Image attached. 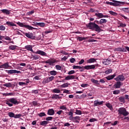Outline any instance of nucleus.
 I'll use <instances>...</instances> for the list:
<instances>
[{
    "label": "nucleus",
    "mask_w": 129,
    "mask_h": 129,
    "mask_svg": "<svg viewBox=\"0 0 129 129\" xmlns=\"http://www.w3.org/2000/svg\"><path fill=\"white\" fill-rule=\"evenodd\" d=\"M98 25H100V21L96 20L94 22H90L89 24H87L86 27L89 28L90 30H92V31H94L95 30V32L100 33L101 32V28H100V27H99Z\"/></svg>",
    "instance_id": "obj_1"
},
{
    "label": "nucleus",
    "mask_w": 129,
    "mask_h": 129,
    "mask_svg": "<svg viewBox=\"0 0 129 129\" xmlns=\"http://www.w3.org/2000/svg\"><path fill=\"white\" fill-rule=\"evenodd\" d=\"M19 102L18 101V100H17V98H11L8 99L6 101V104L8 105V106H10V107H12V106L14 105H17V104H19Z\"/></svg>",
    "instance_id": "obj_2"
},
{
    "label": "nucleus",
    "mask_w": 129,
    "mask_h": 129,
    "mask_svg": "<svg viewBox=\"0 0 129 129\" xmlns=\"http://www.w3.org/2000/svg\"><path fill=\"white\" fill-rule=\"evenodd\" d=\"M85 69L86 70H90L91 69H95V65L93 64L91 66H85V67H80L79 66H73V69Z\"/></svg>",
    "instance_id": "obj_3"
},
{
    "label": "nucleus",
    "mask_w": 129,
    "mask_h": 129,
    "mask_svg": "<svg viewBox=\"0 0 129 129\" xmlns=\"http://www.w3.org/2000/svg\"><path fill=\"white\" fill-rule=\"evenodd\" d=\"M118 113L119 115H123V116H127L128 115L129 113L126 111V109L124 107H121L118 109Z\"/></svg>",
    "instance_id": "obj_4"
},
{
    "label": "nucleus",
    "mask_w": 129,
    "mask_h": 129,
    "mask_svg": "<svg viewBox=\"0 0 129 129\" xmlns=\"http://www.w3.org/2000/svg\"><path fill=\"white\" fill-rule=\"evenodd\" d=\"M6 72L9 74V75H12V74H15L16 73L17 74H22V72L16 70H6Z\"/></svg>",
    "instance_id": "obj_5"
},
{
    "label": "nucleus",
    "mask_w": 129,
    "mask_h": 129,
    "mask_svg": "<svg viewBox=\"0 0 129 129\" xmlns=\"http://www.w3.org/2000/svg\"><path fill=\"white\" fill-rule=\"evenodd\" d=\"M24 35L26 36L29 39H32V40H35L36 39V37L35 36V34L32 32H28V33H23Z\"/></svg>",
    "instance_id": "obj_6"
},
{
    "label": "nucleus",
    "mask_w": 129,
    "mask_h": 129,
    "mask_svg": "<svg viewBox=\"0 0 129 129\" xmlns=\"http://www.w3.org/2000/svg\"><path fill=\"white\" fill-rule=\"evenodd\" d=\"M114 80H115V81L122 82L125 80V78L124 77V76H123V74H121L117 76L116 78H115Z\"/></svg>",
    "instance_id": "obj_7"
},
{
    "label": "nucleus",
    "mask_w": 129,
    "mask_h": 129,
    "mask_svg": "<svg viewBox=\"0 0 129 129\" xmlns=\"http://www.w3.org/2000/svg\"><path fill=\"white\" fill-rule=\"evenodd\" d=\"M46 64H49V65H53L54 63H56V59L50 58L44 61Z\"/></svg>",
    "instance_id": "obj_8"
},
{
    "label": "nucleus",
    "mask_w": 129,
    "mask_h": 129,
    "mask_svg": "<svg viewBox=\"0 0 129 129\" xmlns=\"http://www.w3.org/2000/svg\"><path fill=\"white\" fill-rule=\"evenodd\" d=\"M122 85V83L120 81H117L115 84L113 85V87L115 89L120 88V86Z\"/></svg>",
    "instance_id": "obj_9"
},
{
    "label": "nucleus",
    "mask_w": 129,
    "mask_h": 129,
    "mask_svg": "<svg viewBox=\"0 0 129 129\" xmlns=\"http://www.w3.org/2000/svg\"><path fill=\"white\" fill-rule=\"evenodd\" d=\"M103 101H98V100L94 101V106H99V105H102L103 104Z\"/></svg>",
    "instance_id": "obj_10"
},
{
    "label": "nucleus",
    "mask_w": 129,
    "mask_h": 129,
    "mask_svg": "<svg viewBox=\"0 0 129 129\" xmlns=\"http://www.w3.org/2000/svg\"><path fill=\"white\" fill-rule=\"evenodd\" d=\"M87 39H92V36L84 37H78L77 40H79L80 42L83 41V40H87Z\"/></svg>",
    "instance_id": "obj_11"
},
{
    "label": "nucleus",
    "mask_w": 129,
    "mask_h": 129,
    "mask_svg": "<svg viewBox=\"0 0 129 129\" xmlns=\"http://www.w3.org/2000/svg\"><path fill=\"white\" fill-rule=\"evenodd\" d=\"M116 76V73H115L113 75H109L105 77V79H107V80H112Z\"/></svg>",
    "instance_id": "obj_12"
},
{
    "label": "nucleus",
    "mask_w": 129,
    "mask_h": 129,
    "mask_svg": "<svg viewBox=\"0 0 129 129\" xmlns=\"http://www.w3.org/2000/svg\"><path fill=\"white\" fill-rule=\"evenodd\" d=\"M35 53L36 54H38L41 56H45V57H47V53L42 50H37Z\"/></svg>",
    "instance_id": "obj_13"
},
{
    "label": "nucleus",
    "mask_w": 129,
    "mask_h": 129,
    "mask_svg": "<svg viewBox=\"0 0 129 129\" xmlns=\"http://www.w3.org/2000/svg\"><path fill=\"white\" fill-rule=\"evenodd\" d=\"M74 79H75V76L69 75L65 78L64 80H74Z\"/></svg>",
    "instance_id": "obj_14"
},
{
    "label": "nucleus",
    "mask_w": 129,
    "mask_h": 129,
    "mask_svg": "<svg viewBox=\"0 0 129 129\" xmlns=\"http://www.w3.org/2000/svg\"><path fill=\"white\" fill-rule=\"evenodd\" d=\"M6 25H7L8 27H17V25L13 22L7 21L6 22Z\"/></svg>",
    "instance_id": "obj_15"
},
{
    "label": "nucleus",
    "mask_w": 129,
    "mask_h": 129,
    "mask_svg": "<svg viewBox=\"0 0 129 129\" xmlns=\"http://www.w3.org/2000/svg\"><path fill=\"white\" fill-rule=\"evenodd\" d=\"M111 60V59L108 58L103 59L102 61L103 64H104V65H109V64H110V60Z\"/></svg>",
    "instance_id": "obj_16"
},
{
    "label": "nucleus",
    "mask_w": 129,
    "mask_h": 129,
    "mask_svg": "<svg viewBox=\"0 0 129 129\" xmlns=\"http://www.w3.org/2000/svg\"><path fill=\"white\" fill-rule=\"evenodd\" d=\"M25 49H26L28 51H30V52H34V51L33 50V46H32V45H26L25 46Z\"/></svg>",
    "instance_id": "obj_17"
},
{
    "label": "nucleus",
    "mask_w": 129,
    "mask_h": 129,
    "mask_svg": "<svg viewBox=\"0 0 129 129\" xmlns=\"http://www.w3.org/2000/svg\"><path fill=\"white\" fill-rule=\"evenodd\" d=\"M47 114L48 115H54L55 114V111L53 109H49L48 110Z\"/></svg>",
    "instance_id": "obj_18"
},
{
    "label": "nucleus",
    "mask_w": 129,
    "mask_h": 129,
    "mask_svg": "<svg viewBox=\"0 0 129 129\" xmlns=\"http://www.w3.org/2000/svg\"><path fill=\"white\" fill-rule=\"evenodd\" d=\"M1 69L3 68L4 69H8L9 67H10V66L9 65V62H6L4 64H3L2 65H1Z\"/></svg>",
    "instance_id": "obj_19"
},
{
    "label": "nucleus",
    "mask_w": 129,
    "mask_h": 129,
    "mask_svg": "<svg viewBox=\"0 0 129 129\" xmlns=\"http://www.w3.org/2000/svg\"><path fill=\"white\" fill-rule=\"evenodd\" d=\"M115 51H118V52H125V49L124 47H118L115 48Z\"/></svg>",
    "instance_id": "obj_20"
},
{
    "label": "nucleus",
    "mask_w": 129,
    "mask_h": 129,
    "mask_svg": "<svg viewBox=\"0 0 129 129\" xmlns=\"http://www.w3.org/2000/svg\"><path fill=\"white\" fill-rule=\"evenodd\" d=\"M97 59L94 58H91L87 60V63H94V62H96V60Z\"/></svg>",
    "instance_id": "obj_21"
},
{
    "label": "nucleus",
    "mask_w": 129,
    "mask_h": 129,
    "mask_svg": "<svg viewBox=\"0 0 129 129\" xmlns=\"http://www.w3.org/2000/svg\"><path fill=\"white\" fill-rule=\"evenodd\" d=\"M52 99H61V97L59 96V95L54 94L51 97Z\"/></svg>",
    "instance_id": "obj_22"
},
{
    "label": "nucleus",
    "mask_w": 129,
    "mask_h": 129,
    "mask_svg": "<svg viewBox=\"0 0 129 129\" xmlns=\"http://www.w3.org/2000/svg\"><path fill=\"white\" fill-rule=\"evenodd\" d=\"M95 16L98 19H102L103 17V14L102 13H95Z\"/></svg>",
    "instance_id": "obj_23"
},
{
    "label": "nucleus",
    "mask_w": 129,
    "mask_h": 129,
    "mask_svg": "<svg viewBox=\"0 0 129 129\" xmlns=\"http://www.w3.org/2000/svg\"><path fill=\"white\" fill-rule=\"evenodd\" d=\"M26 29H28V30H31L33 31V30H37V28H34L30 25H26L25 26Z\"/></svg>",
    "instance_id": "obj_24"
},
{
    "label": "nucleus",
    "mask_w": 129,
    "mask_h": 129,
    "mask_svg": "<svg viewBox=\"0 0 129 129\" xmlns=\"http://www.w3.org/2000/svg\"><path fill=\"white\" fill-rule=\"evenodd\" d=\"M47 123H49V121H40V125H42L43 126H46V125H47Z\"/></svg>",
    "instance_id": "obj_25"
},
{
    "label": "nucleus",
    "mask_w": 129,
    "mask_h": 129,
    "mask_svg": "<svg viewBox=\"0 0 129 129\" xmlns=\"http://www.w3.org/2000/svg\"><path fill=\"white\" fill-rule=\"evenodd\" d=\"M112 2L114 3V7H118L119 6H120V5H119V1L112 0Z\"/></svg>",
    "instance_id": "obj_26"
},
{
    "label": "nucleus",
    "mask_w": 129,
    "mask_h": 129,
    "mask_svg": "<svg viewBox=\"0 0 129 129\" xmlns=\"http://www.w3.org/2000/svg\"><path fill=\"white\" fill-rule=\"evenodd\" d=\"M106 23H107L106 19H101L100 20V25H102L103 24H106Z\"/></svg>",
    "instance_id": "obj_27"
},
{
    "label": "nucleus",
    "mask_w": 129,
    "mask_h": 129,
    "mask_svg": "<svg viewBox=\"0 0 129 129\" xmlns=\"http://www.w3.org/2000/svg\"><path fill=\"white\" fill-rule=\"evenodd\" d=\"M17 45H11L9 47V50H12V51H15L17 49Z\"/></svg>",
    "instance_id": "obj_28"
},
{
    "label": "nucleus",
    "mask_w": 129,
    "mask_h": 129,
    "mask_svg": "<svg viewBox=\"0 0 129 129\" xmlns=\"http://www.w3.org/2000/svg\"><path fill=\"white\" fill-rule=\"evenodd\" d=\"M1 12H2V13L3 14H5L6 15H10V11L8 10L7 9L2 10Z\"/></svg>",
    "instance_id": "obj_29"
},
{
    "label": "nucleus",
    "mask_w": 129,
    "mask_h": 129,
    "mask_svg": "<svg viewBox=\"0 0 129 129\" xmlns=\"http://www.w3.org/2000/svg\"><path fill=\"white\" fill-rule=\"evenodd\" d=\"M91 81L92 83H94V84H97V85H99V83H98V80H95L94 79H92Z\"/></svg>",
    "instance_id": "obj_30"
},
{
    "label": "nucleus",
    "mask_w": 129,
    "mask_h": 129,
    "mask_svg": "<svg viewBox=\"0 0 129 129\" xmlns=\"http://www.w3.org/2000/svg\"><path fill=\"white\" fill-rule=\"evenodd\" d=\"M15 93L11 92V93H7L6 94H4L5 96H15Z\"/></svg>",
    "instance_id": "obj_31"
},
{
    "label": "nucleus",
    "mask_w": 129,
    "mask_h": 129,
    "mask_svg": "<svg viewBox=\"0 0 129 129\" xmlns=\"http://www.w3.org/2000/svg\"><path fill=\"white\" fill-rule=\"evenodd\" d=\"M17 25H19L20 27H22V28H26V25H25V23H21L18 22L17 23Z\"/></svg>",
    "instance_id": "obj_32"
},
{
    "label": "nucleus",
    "mask_w": 129,
    "mask_h": 129,
    "mask_svg": "<svg viewBox=\"0 0 129 129\" xmlns=\"http://www.w3.org/2000/svg\"><path fill=\"white\" fill-rule=\"evenodd\" d=\"M70 84H68V83H66L64 84H63L62 85H60V87L62 88H66V87H68Z\"/></svg>",
    "instance_id": "obj_33"
},
{
    "label": "nucleus",
    "mask_w": 129,
    "mask_h": 129,
    "mask_svg": "<svg viewBox=\"0 0 129 129\" xmlns=\"http://www.w3.org/2000/svg\"><path fill=\"white\" fill-rule=\"evenodd\" d=\"M32 58L34 60H38L40 59V55L34 54L32 55Z\"/></svg>",
    "instance_id": "obj_34"
},
{
    "label": "nucleus",
    "mask_w": 129,
    "mask_h": 129,
    "mask_svg": "<svg viewBox=\"0 0 129 129\" xmlns=\"http://www.w3.org/2000/svg\"><path fill=\"white\" fill-rule=\"evenodd\" d=\"M49 74L52 76H55V75H57V72L55 71H51L49 72Z\"/></svg>",
    "instance_id": "obj_35"
},
{
    "label": "nucleus",
    "mask_w": 129,
    "mask_h": 129,
    "mask_svg": "<svg viewBox=\"0 0 129 129\" xmlns=\"http://www.w3.org/2000/svg\"><path fill=\"white\" fill-rule=\"evenodd\" d=\"M121 11L124 12L125 13H129V8H124L121 9Z\"/></svg>",
    "instance_id": "obj_36"
},
{
    "label": "nucleus",
    "mask_w": 129,
    "mask_h": 129,
    "mask_svg": "<svg viewBox=\"0 0 129 129\" xmlns=\"http://www.w3.org/2000/svg\"><path fill=\"white\" fill-rule=\"evenodd\" d=\"M53 93H60L61 91L58 89H54L52 90Z\"/></svg>",
    "instance_id": "obj_37"
},
{
    "label": "nucleus",
    "mask_w": 129,
    "mask_h": 129,
    "mask_svg": "<svg viewBox=\"0 0 129 129\" xmlns=\"http://www.w3.org/2000/svg\"><path fill=\"white\" fill-rule=\"evenodd\" d=\"M106 106H107V107L109 108L110 110H112V109H113L112 108V105H111V104H110L109 103H106Z\"/></svg>",
    "instance_id": "obj_38"
},
{
    "label": "nucleus",
    "mask_w": 129,
    "mask_h": 129,
    "mask_svg": "<svg viewBox=\"0 0 129 129\" xmlns=\"http://www.w3.org/2000/svg\"><path fill=\"white\" fill-rule=\"evenodd\" d=\"M119 100L120 102H122V103H124V102H125V100H124V97H120L119 98Z\"/></svg>",
    "instance_id": "obj_39"
},
{
    "label": "nucleus",
    "mask_w": 129,
    "mask_h": 129,
    "mask_svg": "<svg viewBox=\"0 0 129 129\" xmlns=\"http://www.w3.org/2000/svg\"><path fill=\"white\" fill-rule=\"evenodd\" d=\"M8 115L10 117H15V113L12 112H9Z\"/></svg>",
    "instance_id": "obj_40"
},
{
    "label": "nucleus",
    "mask_w": 129,
    "mask_h": 129,
    "mask_svg": "<svg viewBox=\"0 0 129 129\" xmlns=\"http://www.w3.org/2000/svg\"><path fill=\"white\" fill-rule=\"evenodd\" d=\"M4 86H5L6 87H12V86H13V85H12V83H7L4 84Z\"/></svg>",
    "instance_id": "obj_41"
},
{
    "label": "nucleus",
    "mask_w": 129,
    "mask_h": 129,
    "mask_svg": "<svg viewBox=\"0 0 129 129\" xmlns=\"http://www.w3.org/2000/svg\"><path fill=\"white\" fill-rule=\"evenodd\" d=\"M110 73H112V69H108L107 71L105 72V74H110Z\"/></svg>",
    "instance_id": "obj_42"
},
{
    "label": "nucleus",
    "mask_w": 129,
    "mask_h": 129,
    "mask_svg": "<svg viewBox=\"0 0 129 129\" xmlns=\"http://www.w3.org/2000/svg\"><path fill=\"white\" fill-rule=\"evenodd\" d=\"M60 109H62V110H67V107L65 105H62L59 107Z\"/></svg>",
    "instance_id": "obj_43"
},
{
    "label": "nucleus",
    "mask_w": 129,
    "mask_h": 129,
    "mask_svg": "<svg viewBox=\"0 0 129 129\" xmlns=\"http://www.w3.org/2000/svg\"><path fill=\"white\" fill-rule=\"evenodd\" d=\"M49 82H50V81L49 80L48 78H46L43 80V83H44L45 84H46L47 83H49Z\"/></svg>",
    "instance_id": "obj_44"
},
{
    "label": "nucleus",
    "mask_w": 129,
    "mask_h": 129,
    "mask_svg": "<svg viewBox=\"0 0 129 129\" xmlns=\"http://www.w3.org/2000/svg\"><path fill=\"white\" fill-rule=\"evenodd\" d=\"M40 117H43V116H46V113L45 112H41L38 114Z\"/></svg>",
    "instance_id": "obj_45"
},
{
    "label": "nucleus",
    "mask_w": 129,
    "mask_h": 129,
    "mask_svg": "<svg viewBox=\"0 0 129 129\" xmlns=\"http://www.w3.org/2000/svg\"><path fill=\"white\" fill-rule=\"evenodd\" d=\"M75 113L76 114L81 115V114H82V112L80 110H76Z\"/></svg>",
    "instance_id": "obj_46"
},
{
    "label": "nucleus",
    "mask_w": 129,
    "mask_h": 129,
    "mask_svg": "<svg viewBox=\"0 0 129 129\" xmlns=\"http://www.w3.org/2000/svg\"><path fill=\"white\" fill-rule=\"evenodd\" d=\"M109 14H110V15H112V16H117V13L113 12V11H109Z\"/></svg>",
    "instance_id": "obj_47"
},
{
    "label": "nucleus",
    "mask_w": 129,
    "mask_h": 129,
    "mask_svg": "<svg viewBox=\"0 0 129 129\" xmlns=\"http://www.w3.org/2000/svg\"><path fill=\"white\" fill-rule=\"evenodd\" d=\"M38 26L39 27H41V28H44L46 26V25L45 24V23H39Z\"/></svg>",
    "instance_id": "obj_48"
},
{
    "label": "nucleus",
    "mask_w": 129,
    "mask_h": 129,
    "mask_svg": "<svg viewBox=\"0 0 129 129\" xmlns=\"http://www.w3.org/2000/svg\"><path fill=\"white\" fill-rule=\"evenodd\" d=\"M119 93H120V91L118 90H116L113 91V94H115V95L119 94Z\"/></svg>",
    "instance_id": "obj_49"
},
{
    "label": "nucleus",
    "mask_w": 129,
    "mask_h": 129,
    "mask_svg": "<svg viewBox=\"0 0 129 129\" xmlns=\"http://www.w3.org/2000/svg\"><path fill=\"white\" fill-rule=\"evenodd\" d=\"M6 30V27L4 25L0 26V31H5Z\"/></svg>",
    "instance_id": "obj_50"
},
{
    "label": "nucleus",
    "mask_w": 129,
    "mask_h": 129,
    "mask_svg": "<svg viewBox=\"0 0 129 129\" xmlns=\"http://www.w3.org/2000/svg\"><path fill=\"white\" fill-rule=\"evenodd\" d=\"M54 79H55V77L54 76L48 77V80H49V82H51V81H53Z\"/></svg>",
    "instance_id": "obj_51"
},
{
    "label": "nucleus",
    "mask_w": 129,
    "mask_h": 129,
    "mask_svg": "<svg viewBox=\"0 0 129 129\" xmlns=\"http://www.w3.org/2000/svg\"><path fill=\"white\" fill-rule=\"evenodd\" d=\"M74 73H75V71L74 70H72V71H69L68 73V74L69 75H71L72 74H74Z\"/></svg>",
    "instance_id": "obj_52"
},
{
    "label": "nucleus",
    "mask_w": 129,
    "mask_h": 129,
    "mask_svg": "<svg viewBox=\"0 0 129 129\" xmlns=\"http://www.w3.org/2000/svg\"><path fill=\"white\" fill-rule=\"evenodd\" d=\"M55 68L57 69V70H61V69H62V67L59 65H56Z\"/></svg>",
    "instance_id": "obj_53"
},
{
    "label": "nucleus",
    "mask_w": 129,
    "mask_h": 129,
    "mask_svg": "<svg viewBox=\"0 0 129 129\" xmlns=\"http://www.w3.org/2000/svg\"><path fill=\"white\" fill-rule=\"evenodd\" d=\"M22 116V114H16L14 115V118H20Z\"/></svg>",
    "instance_id": "obj_54"
},
{
    "label": "nucleus",
    "mask_w": 129,
    "mask_h": 129,
    "mask_svg": "<svg viewBox=\"0 0 129 129\" xmlns=\"http://www.w3.org/2000/svg\"><path fill=\"white\" fill-rule=\"evenodd\" d=\"M81 87H88V86H89V85H88V84H82L81 85Z\"/></svg>",
    "instance_id": "obj_55"
},
{
    "label": "nucleus",
    "mask_w": 129,
    "mask_h": 129,
    "mask_svg": "<svg viewBox=\"0 0 129 129\" xmlns=\"http://www.w3.org/2000/svg\"><path fill=\"white\" fill-rule=\"evenodd\" d=\"M45 119L47 120V121H49V120H52V119H53V117H47L45 118Z\"/></svg>",
    "instance_id": "obj_56"
},
{
    "label": "nucleus",
    "mask_w": 129,
    "mask_h": 129,
    "mask_svg": "<svg viewBox=\"0 0 129 129\" xmlns=\"http://www.w3.org/2000/svg\"><path fill=\"white\" fill-rule=\"evenodd\" d=\"M35 13V11L34 10H32L30 12H29L27 13V15H28V16H30V15H33V14H34Z\"/></svg>",
    "instance_id": "obj_57"
},
{
    "label": "nucleus",
    "mask_w": 129,
    "mask_h": 129,
    "mask_svg": "<svg viewBox=\"0 0 129 129\" xmlns=\"http://www.w3.org/2000/svg\"><path fill=\"white\" fill-rule=\"evenodd\" d=\"M75 61H76V60L74 58H72L70 59V62H71V63H74Z\"/></svg>",
    "instance_id": "obj_58"
},
{
    "label": "nucleus",
    "mask_w": 129,
    "mask_h": 129,
    "mask_svg": "<svg viewBox=\"0 0 129 129\" xmlns=\"http://www.w3.org/2000/svg\"><path fill=\"white\" fill-rule=\"evenodd\" d=\"M63 112H64L63 111V110H60L56 112V114H58V115H60V114H61Z\"/></svg>",
    "instance_id": "obj_59"
},
{
    "label": "nucleus",
    "mask_w": 129,
    "mask_h": 129,
    "mask_svg": "<svg viewBox=\"0 0 129 129\" xmlns=\"http://www.w3.org/2000/svg\"><path fill=\"white\" fill-rule=\"evenodd\" d=\"M19 84L20 86H23V85H27V84L25 82H19Z\"/></svg>",
    "instance_id": "obj_60"
},
{
    "label": "nucleus",
    "mask_w": 129,
    "mask_h": 129,
    "mask_svg": "<svg viewBox=\"0 0 129 129\" xmlns=\"http://www.w3.org/2000/svg\"><path fill=\"white\" fill-rule=\"evenodd\" d=\"M74 120H80V117L75 116L74 117Z\"/></svg>",
    "instance_id": "obj_61"
},
{
    "label": "nucleus",
    "mask_w": 129,
    "mask_h": 129,
    "mask_svg": "<svg viewBox=\"0 0 129 129\" xmlns=\"http://www.w3.org/2000/svg\"><path fill=\"white\" fill-rule=\"evenodd\" d=\"M71 124L69 123V122H66L64 124V126H68V127H69Z\"/></svg>",
    "instance_id": "obj_62"
},
{
    "label": "nucleus",
    "mask_w": 129,
    "mask_h": 129,
    "mask_svg": "<svg viewBox=\"0 0 129 129\" xmlns=\"http://www.w3.org/2000/svg\"><path fill=\"white\" fill-rule=\"evenodd\" d=\"M68 115H69V116H71L73 115V112L72 111V109L71 110V111L68 113Z\"/></svg>",
    "instance_id": "obj_63"
},
{
    "label": "nucleus",
    "mask_w": 129,
    "mask_h": 129,
    "mask_svg": "<svg viewBox=\"0 0 129 129\" xmlns=\"http://www.w3.org/2000/svg\"><path fill=\"white\" fill-rule=\"evenodd\" d=\"M63 93H67V94H70V92L68 90H65L63 91Z\"/></svg>",
    "instance_id": "obj_64"
}]
</instances>
